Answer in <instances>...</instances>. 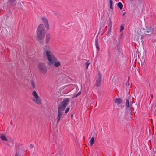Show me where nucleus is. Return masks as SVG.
Here are the masks:
<instances>
[{
	"mask_svg": "<svg viewBox=\"0 0 156 156\" xmlns=\"http://www.w3.org/2000/svg\"><path fill=\"white\" fill-rule=\"evenodd\" d=\"M43 54L49 61V65L53 64L55 61L57 60V58L53 55L51 48L49 46L46 45L44 48Z\"/></svg>",
	"mask_w": 156,
	"mask_h": 156,
	"instance_id": "f257e3e1",
	"label": "nucleus"
},
{
	"mask_svg": "<svg viewBox=\"0 0 156 156\" xmlns=\"http://www.w3.org/2000/svg\"><path fill=\"white\" fill-rule=\"evenodd\" d=\"M45 32L46 31L44 30V27L43 24H40L37 30V34L38 39L41 43L43 42L41 40L44 37Z\"/></svg>",
	"mask_w": 156,
	"mask_h": 156,
	"instance_id": "f03ea898",
	"label": "nucleus"
},
{
	"mask_svg": "<svg viewBox=\"0 0 156 156\" xmlns=\"http://www.w3.org/2000/svg\"><path fill=\"white\" fill-rule=\"evenodd\" d=\"M69 102V99L68 98H65L63 99L61 105L59 106L58 108V115L61 116H62L63 112Z\"/></svg>",
	"mask_w": 156,
	"mask_h": 156,
	"instance_id": "7ed1b4c3",
	"label": "nucleus"
},
{
	"mask_svg": "<svg viewBox=\"0 0 156 156\" xmlns=\"http://www.w3.org/2000/svg\"><path fill=\"white\" fill-rule=\"evenodd\" d=\"M32 99L33 101L36 104H41V99L37 92L34 90L32 92Z\"/></svg>",
	"mask_w": 156,
	"mask_h": 156,
	"instance_id": "20e7f679",
	"label": "nucleus"
},
{
	"mask_svg": "<svg viewBox=\"0 0 156 156\" xmlns=\"http://www.w3.org/2000/svg\"><path fill=\"white\" fill-rule=\"evenodd\" d=\"M38 68L40 71L42 73H45L46 71V66L43 63L39 64L38 66Z\"/></svg>",
	"mask_w": 156,
	"mask_h": 156,
	"instance_id": "39448f33",
	"label": "nucleus"
},
{
	"mask_svg": "<svg viewBox=\"0 0 156 156\" xmlns=\"http://www.w3.org/2000/svg\"><path fill=\"white\" fill-rule=\"evenodd\" d=\"M41 19L47 28V31L49 29V25L48 24L47 18L45 17H42Z\"/></svg>",
	"mask_w": 156,
	"mask_h": 156,
	"instance_id": "423d86ee",
	"label": "nucleus"
},
{
	"mask_svg": "<svg viewBox=\"0 0 156 156\" xmlns=\"http://www.w3.org/2000/svg\"><path fill=\"white\" fill-rule=\"evenodd\" d=\"M122 38V37L121 36H120V37H119L118 39V42L115 44L116 45V49L117 50H119V49H120L119 43H120V41L121 40Z\"/></svg>",
	"mask_w": 156,
	"mask_h": 156,
	"instance_id": "0eeeda50",
	"label": "nucleus"
},
{
	"mask_svg": "<svg viewBox=\"0 0 156 156\" xmlns=\"http://www.w3.org/2000/svg\"><path fill=\"white\" fill-rule=\"evenodd\" d=\"M126 107L127 109H130L132 106V104H129V99H127L126 100Z\"/></svg>",
	"mask_w": 156,
	"mask_h": 156,
	"instance_id": "6e6552de",
	"label": "nucleus"
},
{
	"mask_svg": "<svg viewBox=\"0 0 156 156\" xmlns=\"http://www.w3.org/2000/svg\"><path fill=\"white\" fill-rule=\"evenodd\" d=\"M152 32V29L151 28H147L144 31L146 35H149L151 34Z\"/></svg>",
	"mask_w": 156,
	"mask_h": 156,
	"instance_id": "1a4fd4ad",
	"label": "nucleus"
},
{
	"mask_svg": "<svg viewBox=\"0 0 156 156\" xmlns=\"http://www.w3.org/2000/svg\"><path fill=\"white\" fill-rule=\"evenodd\" d=\"M101 79H97L95 83L96 86L97 87L99 86L101 84Z\"/></svg>",
	"mask_w": 156,
	"mask_h": 156,
	"instance_id": "9d476101",
	"label": "nucleus"
},
{
	"mask_svg": "<svg viewBox=\"0 0 156 156\" xmlns=\"http://www.w3.org/2000/svg\"><path fill=\"white\" fill-rule=\"evenodd\" d=\"M122 100L121 98H117L115 100V102L119 105L122 102Z\"/></svg>",
	"mask_w": 156,
	"mask_h": 156,
	"instance_id": "9b49d317",
	"label": "nucleus"
},
{
	"mask_svg": "<svg viewBox=\"0 0 156 156\" xmlns=\"http://www.w3.org/2000/svg\"><path fill=\"white\" fill-rule=\"evenodd\" d=\"M98 40L97 38L95 39V45L96 47L98 50V51H99V47L98 45Z\"/></svg>",
	"mask_w": 156,
	"mask_h": 156,
	"instance_id": "f8f14e48",
	"label": "nucleus"
},
{
	"mask_svg": "<svg viewBox=\"0 0 156 156\" xmlns=\"http://www.w3.org/2000/svg\"><path fill=\"white\" fill-rule=\"evenodd\" d=\"M0 138L1 139L4 141H6L7 139L6 137V136L4 134H2L0 136Z\"/></svg>",
	"mask_w": 156,
	"mask_h": 156,
	"instance_id": "ddd939ff",
	"label": "nucleus"
},
{
	"mask_svg": "<svg viewBox=\"0 0 156 156\" xmlns=\"http://www.w3.org/2000/svg\"><path fill=\"white\" fill-rule=\"evenodd\" d=\"M50 38V35L49 34H46V43H48L49 41V39Z\"/></svg>",
	"mask_w": 156,
	"mask_h": 156,
	"instance_id": "4468645a",
	"label": "nucleus"
},
{
	"mask_svg": "<svg viewBox=\"0 0 156 156\" xmlns=\"http://www.w3.org/2000/svg\"><path fill=\"white\" fill-rule=\"evenodd\" d=\"M54 65L55 67H58L60 65V63L59 61H57V60L56 61H55L54 62Z\"/></svg>",
	"mask_w": 156,
	"mask_h": 156,
	"instance_id": "2eb2a0df",
	"label": "nucleus"
},
{
	"mask_svg": "<svg viewBox=\"0 0 156 156\" xmlns=\"http://www.w3.org/2000/svg\"><path fill=\"white\" fill-rule=\"evenodd\" d=\"M109 22L108 23V27L112 28V20L111 19V17H109Z\"/></svg>",
	"mask_w": 156,
	"mask_h": 156,
	"instance_id": "dca6fc26",
	"label": "nucleus"
},
{
	"mask_svg": "<svg viewBox=\"0 0 156 156\" xmlns=\"http://www.w3.org/2000/svg\"><path fill=\"white\" fill-rule=\"evenodd\" d=\"M117 6L120 9H121L123 7V5L120 2H119L118 3Z\"/></svg>",
	"mask_w": 156,
	"mask_h": 156,
	"instance_id": "f3484780",
	"label": "nucleus"
},
{
	"mask_svg": "<svg viewBox=\"0 0 156 156\" xmlns=\"http://www.w3.org/2000/svg\"><path fill=\"white\" fill-rule=\"evenodd\" d=\"M30 83H31V84L32 87L34 88H35L36 86H35V83H34V82L32 80H31V81H30Z\"/></svg>",
	"mask_w": 156,
	"mask_h": 156,
	"instance_id": "a211bd4d",
	"label": "nucleus"
},
{
	"mask_svg": "<svg viewBox=\"0 0 156 156\" xmlns=\"http://www.w3.org/2000/svg\"><path fill=\"white\" fill-rule=\"evenodd\" d=\"M94 138L93 137H92L91 138V139L89 141L90 142V144L91 146H92L93 145V144L94 143Z\"/></svg>",
	"mask_w": 156,
	"mask_h": 156,
	"instance_id": "6ab92c4d",
	"label": "nucleus"
},
{
	"mask_svg": "<svg viewBox=\"0 0 156 156\" xmlns=\"http://www.w3.org/2000/svg\"><path fill=\"white\" fill-rule=\"evenodd\" d=\"M16 0H9V3L11 5H13L15 2Z\"/></svg>",
	"mask_w": 156,
	"mask_h": 156,
	"instance_id": "aec40b11",
	"label": "nucleus"
},
{
	"mask_svg": "<svg viewBox=\"0 0 156 156\" xmlns=\"http://www.w3.org/2000/svg\"><path fill=\"white\" fill-rule=\"evenodd\" d=\"M61 117V116L58 115L57 117V123H58V122L59 121V120H60Z\"/></svg>",
	"mask_w": 156,
	"mask_h": 156,
	"instance_id": "412c9836",
	"label": "nucleus"
},
{
	"mask_svg": "<svg viewBox=\"0 0 156 156\" xmlns=\"http://www.w3.org/2000/svg\"><path fill=\"white\" fill-rule=\"evenodd\" d=\"M90 63H89L88 62H87L86 63V69H87L88 68V66Z\"/></svg>",
	"mask_w": 156,
	"mask_h": 156,
	"instance_id": "4be33fe9",
	"label": "nucleus"
},
{
	"mask_svg": "<svg viewBox=\"0 0 156 156\" xmlns=\"http://www.w3.org/2000/svg\"><path fill=\"white\" fill-rule=\"evenodd\" d=\"M69 109H70L69 108H67L65 111V113H67L69 111Z\"/></svg>",
	"mask_w": 156,
	"mask_h": 156,
	"instance_id": "5701e85b",
	"label": "nucleus"
},
{
	"mask_svg": "<svg viewBox=\"0 0 156 156\" xmlns=\"http://www.w3.org/2000/svg\"><path fill=\"white\" fill-rule=\"evenodd\" d=\"M123 29H124V27L123 26H121V27H120V32H121L123 30Z\"/></svg>",
	"mask_w": 156,
	"mask_h": 156,
	"instance_id": "b1692460",
	"label": "nucleus"
},
{
	"mask_svg": "<svg viewBox=\"0 0 156 156\" xmlns=\"http://www.w3.org/2000/svg\"><path fill=\"white\" fill-rule=\"evenodd\" d=\"M109 2L110 5H112L113 1L112 0H110L109 1Z\"/></svg>",
	"mask_w": 156,
	"mask_h": 156,
	"instance_id": "393cba45",
	"label": "nucleus"
},
{
	"mask_svg": "<svg viewBox=\"0 0 156 156\" xmlns=\"http://www.w3.org/2000/svg\"><path fill=\"white\" fill-rule=\"evenodd\" d=\"M111 28H110V27H108V34L111 32Z\"/></svg>",
	"mask_w": 156,
	"mask_h": 156,
	"instance_id": "a878e982",
	"label": "nucleus"
},
{
	"mask_svg": "<svg viewBox=\"0 0 156 156\" xmlns=\"http://www.w3.org/2000/svg\"><path fill=\"white\" fill-rule=\"evenodd\" d=\"M62 76L61 77H64V78H66V76L64 74H63Z\"/></svg>",
	"mask_w": 156,
	"mask_h": 156,
	"instance_id": "bb28decb",
	"label": "nucleus"
},
{
	"mask_svg": "<svg viewBox=\"0 0 156 156\" xmlns=\"http://www.w3.org/2000/svg\"><path fill=\"white\" fill-rule=\"evenodd\" d=\"M15 156H21V155L19 153H16L15 155Z\"/></svg>",
	"mask_w": 156,
	"mask_h": 156,
	"instance_id": "cd10ccee",
	"label": "nucleus"
},
{
	"mask_svg": "<svg viewBox=\"0 0 156 156\" xmlns=\"http://www.w3.org/2000/svg\"><path fill=\"white\" fill-rule=\"evenodd\" d=\"M112 5H110V8L112 10L113 9V7L112 6Z\"/></svg>",
	"mask_w": 156,
	"mask_h": 156,
	"instance_id": "c85d7f7f",
	"label": "nucleus"
},
{
	"mask_svg": "<svg viewBox=\"0 0 156 156\" xmlns=\"http://www.w3.org/2000/svg\"><path fill=\"white\" fill-rule=\"evenodd\" d=\"M80 94H81V92L80 91V92H78L77 94V95H78V96H79L80 95Z\"/></svg>",
	"mask_w": 156,
	"mask_h": 156,
	"instance_id": "c756f323",
	"label": "nucleus"
},
{
	"mask_svg": "<svg viewBox=\"0 0 156 156\" xmlns=\"http://www.w3.org/2000/svg\"><path fill=\"white\" fill-rule=\"evenodd\" d=\"M78 96V95H77V94L75 95H74V97H75V98H76Z\"/></svg>",
	"mask_w": 156,
	"mask_h": 156,
	"instance_id": "7c9ffc66",
	"label": "nucleus"
},
{
	"mask_svg": "<svg viewBox=\"0 0 156 156\" xmlns=\"http://www.w3.org/2000/svg\"><path fill=\"white\" fill-rule=\"evenodd\" d=\"M78 96V95H77V94L75 95H74V97H75V98H76Z\"/></svg>",
	"mask_w": 156,
	"mask_h": 156,
	"instance_id": "2f4dec72",
	"label": "nucleus"
},
{
	"mask_svg": "<svg viewBox=\"0 0 156 156\" xmlns=\"http://www.w3.org/2000/svg\"><path fill=\"white\" fill-rule=\"evenodd\" d=\"M30 147H31V148H32V147H33V145H31H31H30Z\"/></svg>",
	"mask_w": 156,
	"mask_h": 156,
	"instance_id": "473e14b6",
	"label": "nucleus"
},
{
	"mask_svg": "<svg viewBox=\"0 0 156 156\" xmlns=\"http://www.w3.org/2000/svg\"><path fill=\"white\" fill-rule=\"evenodd\" d=\"M125 12H124L122 14V16H123L124 15H125Z\"/></svg>",
	"mask_w": 156,
	"mask_h": 156,
	"instance_id": "72a5a7b5",
	"label": "nucleus"
},
{
	"mask_svg": "<svg viewBox=\"0 0 156 156\" xmlns=\"http://www.w3.org/2000/svg\"><path fill=\"white\" fill-rule=\"evenodd\" d=\"M75 98V97H74V95H73L72 97V98Z\"/></svg>",
	"mask_w": 156,
	"mask_h": 156,
	"instance_id": "f704fd0d",
	"label": "nucleus"
},
{
	"mask_svg": "<svg viewBox=\"0 0 156 156\" xmlns=\"http://www.w3.org/2000/svg\"><path fill=\"white\" fill-rule=\"evenodd\" d=\"M99 78H101V76L99 74Z\"/></svg>",
	"mask_w": 156,
	"mask_h": 156,
	"instance_id": "c9c22d12",
	"label": "nucleus"
},
{
	"mask_svg": "<svg viewBox=\"0 0 156 156\" xmlns=\"http://www.w3.org/2000/svg\"><path fill=\"white\" fill-rule=\"evenodd\" d=\"M116 41L117 42H118V41H117V40H116Z\"/></svg>",
	"mask_w": 156,
	"mask_h": 156,
	"instance_id": "e433bc0d",
	"label": "nucleus"
}]
</instances>
